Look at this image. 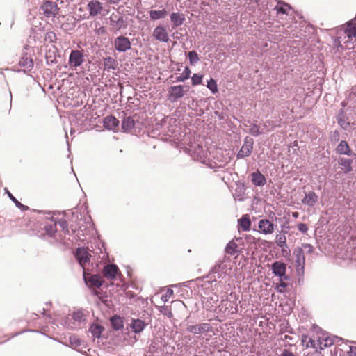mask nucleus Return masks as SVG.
<instances>
[{
	"instance_id": "f257e3e1",
	"label": "nucleus",
	"mask_w": 356,
	"mask_h": 356,
	"mask_svg": "<svg viewBox=\"0 0 356 356\" xmlns=\"http://www.w3.org/2000/svg\"><path fill=\"white\" fill-rule=\"evenodd\" d=\"M353 38H356V24L350 21L338 30L337 42L342 49H350Z\"/></svg>"
},
{
	"instance_id": "f03ea898",
	"label": "nucleus",
	"mask_w": 356,
	"mask_h": 356,
	"mask_svg": "<svg viewBox=\"0 0 356 356\" xmlns=\"http://www.w3.org/2000/svg\"><path fill=\"white\" fill-rule=\"evenodd\" d=\"M40 10L45 17L54 18L58 14L60 9L55 2L46 1L40 6Z\"/></svg>"
},
{
	"instance_id": "7ed1b4c3",
	"label": "nucleus",
	"mask_w": 356,
	"mask_h": 356,
	"mask_svg": "<svg viewBox=\"0 0 356 356\" xmlns=\"http://www.w3.org/2000/svg\"><path fill=\"white\" fill-rule=\"evenodd\" d=\"M184 88L182 85L170 86L168 91V99L171 102H175L182 98L188 91L184 90Z\"/></svg>"
},
{
	"instance_id": "20e7f679",
	"label": "nucleus",
	"mask_w": 356,
	"mask_h": 356,
	"mask_svg": "<svg viewBox=\"0 0 356 356\" xmlns=\"http://www.w3.org/2000/svg\"><path fill=\"white\" fill-rule=\"evenodd\" d=\"M84 62V56L82 51L79 50H72L69 56V65L73 70L81 66Z\"/></svg>"
},
{
	"instance_id": "39448f33",
	"label": "nucleus",
	"mask_w": 356,
	"mask_h": 356,
	"mask_svg": "<svg viewBox=\"0 0 356 356\" xmlns=\"http://www.w3.org/2000/svg\"><path fill=\"white\" fill-rule=\"evenodd\" d=\"M293 255L295 256V263L296 271L298 274L303 273L305 258L303 254L302 248L297 247L293 250Z\"/></svg>"
},
{
	"instance_id": "423d86ee",
	"label": "nucleus",
	"mask_w": 356,
	"mask_h": 356,
	"mask_svg": "<svg viewBox=\"0 0 356 356\" xmlns=\"http://www.w3.org/2000/svg\"><path fill=\"white\" fill-rule=\"evenodd\" d=\"M152 37L159 42H168L170 40L167 29L163 25H159L154 28Z\"/></svg>"
},
{
	"instance_id": "0eeeda50",
	"label": "nucleus",
	"mask_w": 356,
	"mask_h": 356,
	"mask_svg": "<svg viewBox=\"0 0 356 356\" xmlns=\"http://www.w3.org/2000/svg\"><path fill=\"white\" fill-rule=\"evenodd\" d=\"M212 325L208 323H202L200 324L188 325L186 328L190 333L195 334H200L212 331Z\"/></svg>"
},
{
	"instance_id": "6e6552de",
	"label": "nucleus",
	"mask_w": 356,
	"mask_h": 356,
	"mask_svg": "<svg viewBox=\"0 0 356 356\" xmlns=\"http://www.w3.org/2000/svg\"><path fill=\"white\" fill-rule=\"evenodd\" d=\"M131 42L129 39L124 36L117 37L114 40L115 49L120 52H124L131 49Z\"/></svg>"
},
{
	"instance_id": "1a4fd4ad",
	"label": "nucleus",
	"mask_w": 356,
	"mask_h": 356,
	"mask_svg": "<svg viewBox=\"0 0 356 356\" xmlns=\"http://www.w3.org/2000/svg\"><path fill=\"white\" fill-rule=\"evenodd\" d=\"M276 227L268 219H261L258 222L259 232L265 235L272 234Z\"/></svg>"
},
{
	"instance_id": "9d476101",
	"label": "nucleus",
	"mask_w": 356,
	"mask_h": 356,
	"mask_svg": "<svg viewBox=\"0 0 356 356\" xmlns=\"http://www.w3.org/2000/svg\"><path fill=\"white\" fill-rule=\"evenodd\" d=\"M253 149V140L246 138L240 151L236 155L237 159H243L249 156Z\"/></svg>"
},
{
	"instance_id": "9b49d317",
	"label": "nucleus",
	"mask_w": 356,
	"mask_h": 356,
	"mask_svg": "<svg viewBox=\"0 0 356 356\" xmlns=\"http://www.w3.org/2000/svg\"><path fill=\"white\" fill-rule=\"evenodd\" d=\"M75 256L81 267L85 269V266L90 262V254L84 248L76 250Z\"/></svg>"
},
{
	"instance_id": "f8f14e48",
	"label": "nucleus",
	"mask_w": 356,
	"mask_h": 356,
	"mask_svg": "<svg viewBox=\"0 0 356 356\" xmlns=\"http://www.w3.org/2000/svg\"><path fill=\"white\" fill-rule=\"evenodd\" d=\"M103 276L108 280L115 279L120 271L115 264H107L102 270Z\"/></svg>"
},
{
	"instance_id": "ddd939ff",
	"label": "nucleus",
	"mask_w": 356,
	"mask_h": 356,
	"mask_svg": "<svg viewBox=\"0 0 356 356\" xmlns=\"http://www.w3.org/2000/svg\"><path fill=\"white\" fill-rule=\"evenodd\" d=\"M119 120L114 116H106L103 121L104 127L108 130L117 132L119 129Z\"/></svg>"
},
{
	"instance_id": "4468645a",
	"label": "nucleus",
	"mask_w": 356,
	"mask_h": 356,
	"mask_svg": "<svg viewBox=\"0 0 356 356\" xmlns=\"http://www.w3.org/2000/svg\"><path fill=\"white\" fill-rule=\"evenodd\" d=\"M273 273L280 278L284 277L286 279V265L281 261H275L271 266Z\"/></svg>"
},
{
	"instance_id": "2eb2a0df",
	"label": "nucleus",
	"mask_w": 356,
	"mask_h": 356,
	"mask_svg": "<svg viewBox=\"0 0 356 356\" xmlns=\"http://www.w3.org/2000/svg\"><path fill=\"white\" fill-rule=\"evenodd\" d=\"M88 9L90 16H97L101 13L103 9L102 3L97 0H91L88 3Z\"/></svg>"
},
{
	"instance_id": "dca6fc26",
	"label": "nucleus",
	"mask_w": 356,
	"mask_h": 356,
	"mask_svg": "<svg viewBox=\"0 0 356 356\" xmlns=\"http://www.w3.org/2000/svg\"><path fill=\"white\" fill-rule=\"evenodd\" d=\"M302 341V343H306V347L313 348L316 350V352H318L323 349V348L321 346L323 341L319 339L315 340L308 337L307 335H303Z\"/></svg>"
},
{
	"instance_id": "f3484780",
	"label": "nucleus",
	"mask_w": 356,
	"mask_h": 356,
	"mask_svg": "<svg viewBox=\"0 0 356 356\" xmlns=\"http://www.w3.org/2000/svg\"><path fill=\"white\" fill-rule=\"evenodd\" d=\"M148 324H149V322L146 323L145 321H143V320H140L138 318H137V319L133 318L130 323V327L134 332L140 333L145 329V327Z\"/></svg>"
},
{
	"instance_id": "a211bd4d",
	"label": "nucleus",
	"mask_w": 356,
	"mask_h": 356,
	"mask_svg": "<svg viewBox=\"0 0 356 356\" xmlns=\"http://www.w3.org/2000/svg\"><path fill=\"white\" fill-rule=\"evenodd\" d=\"M338 164L339 165L342 172L345 174L353 170V161L351 159L341 157L338 159Z\"/></svg>"
},
{
	"instance_id": "6ab92c4d",
	"label": "nucleus",
	"mask_w": 356,
	"mask_h": 356,
	"mask_svg": "<svg viewBox=\"0 0 356 356\" xmlns=\"http://www.w3.org/2000/svg\"><path fill=\"white\" fill-rule=\"evenodd\" d=\"M318 200V195L314 191H310L305 194V197L302 200L304 204L313 207Z\"/></svg>"
},
{
	"instance_id": "aec40b11",
	"label": "nucleus",
	"mask_w": 356,
	"mask_h": 356,
	"mask_svg": "<svg viewBox=\"0 0 356 356\" xmlns=\"http://www.w3.org/2000/svg\"><path fill=\"white\" fill-rule=\"evenodd\" d=\"M336 152L339 154L350 156L352 154V150L346 140H341L336 147Z\"/></svg>"
},
{
	"instance_id": "412c9836",
	"label": "nucleus",
	"mask_w": 356,
	"mask_h": 356,
	"mask_svg": "<svg viewBox=\"0 0 356 356\" xmlns=\"http://www.w3.org/2000/svg\"><path fill=\"white\" fill-rule=\"evenodd\" d=\"M19 66L30 70L33 67V61L26 53L23 54L19 60Z\"/></svg>"
},
{
	"instance_id": "4be33fe9",
	"label": "nucleus",
	"mask_w": 356,
	"mask_h": 356,
	"mask_svg": "<svg viewBox=\"0 0 356 356\" xmlns=\"http://www.w3.org/2000/svg\"><path fill=\"white\" fill-rule=\"evenodd\" d=\"M239 229L242 231H249L251 228V220L248 215H243L238 220Z\"/></svg>"
},
{
	"instance_id": "5701e85b",
	"label": "nucleus",
	"mask_w": 356,
	"mask_h": 356,
	"mask_svg": "<svg viewBox=\"0 0 356 356\" xmlns=\"http://www.w3.org/2000/svg\"><path fill=\"white\" fill-rule=\"evenodd\" d=\"M252 182L258 186H264L266 184L265 177L259 172L257 171L252 175Z\"/></svg>"
},
{
	"instance_id": "b1692460",
	"label": "nucleus",
	"mask_w": 356,
	"mask_h": 356,
	"mask_svg": "<svg viewBox=\"0 0 356 356\" xmlns=\"http://www.w3.org/2000/svg\"><path fill=\"white\" fill-rule=\"evenodd\" d=\"M170 19L173 23L174 27H177L179 26H181L184 23L185 20V17L181 13H172L170 15Z\"/></svg>"
},
{
	"instance_id": "393cba45",
	"label": "nucleus",
	"mask_w": 356,
	"mask_h": 356,
	"mask_svg": "<svg viewBox=\"0 0 356 356\" xmlns=\"http://www.w3.org/2000/svg\"><path fill=\"white\" fill-rule=\"evenodd\" d=\"M135 126V121L132 117L129 116L124 118L122 122V129L124 131H129Z\"/></svg>"
},
{
	"instance_id": "a878e982",
	"label": "nucleus",
	"mask_w": 356,
	"mask_h": 356,
	"mask_svg": "<svg viewBox=\"0 0 356 356\" xmlns=\"http://www.w3.org/2000/svg\"><path fill=\"white\" fill-rule=\"evenodd\" d=\"M168 15V12L165 10H151L149 11V16L151 19L152 20H157L160 19L165 18Z\"/></svg>"
},
{
	"instance_id": "bb28decb",
	"label": "nucleus",
	"mask_w": 356,
	"mask_h": 356,
	"mask_svg": "<svg viewBox=\"0 0 356 356\" xmlns=\"http://www.w3.org/2000/svg\"><path fill=\"white\" fill-rule=\"evenodd\" d=\"M291 9V8L289 4L282 2H278V3L275 7V10H276L277 14L288 15Z\"/></svg>"
},
{
	"instance_id": "cd10ccee",
	"label": "nucleus",
	"mask_w": 356,
	"mask_h": 356,
	"mask_svg": "<svg viewBox=\"0 0 356 356\" xmlns=\"http://www.w3.org/2000/svg\"><path fill=\"white\" fill-rule=\"evenodd\" d=\"M88 282L91 286L99 288L103 284V280L99 275H92L88 280Z\"/></svg>"
},
{
	"instance_id": "c85d7f7f",
	"label": "nucleus",
	"mask_w": 356,
	"mask_h": 356,
	"mask_svg": "<svg viewBox=\"0 0 356 356\" xmlns=\"http://www.w3.org/2000/svg\"><path fill=\"white\" fill-rule=\"evenodd\" d=\"M110 20L111 25L116 27L118 29H120L122 27V23L124 22L123 19L121 17L114 14L111 16Z\"/></svg>"
},
{
	"instance_id": "c756f323",
	"label": "nucleus",
	"mask_w": 356,
	"mask_h": 356,
	"mask_svg": "<svg viewBox=\"0 0 356 356\" xmlns=\"http://www.w3.org/2000/svg\"><path fill=\"white\" fill-rule=\"evenodd\" d=\"M225 252L231 255H233L238 252V245L234 242V241L232 240L227 243L225 248Z\"/></svg>"
},
{
	"instance_id": "7c9ffc66",
	"label": "nucleus",
	"mask_w": 356,
	"mask_h": 356,
	"mask_svg": "<svg viewBox=\"0 0 356 356\" xmlns=\"http://www.w3.org/2000/svg\"><path fill=\"white\" fill-rule=\"evenodd\" d=\"M104 68L107 70H115L117 67L116 61L112 57H107L104 59Z\"/></svg>"
},
{
	"instance_id": "2f4dec72",
	"label": "nucleus",
	"mask_w": 356,
	"mask_h": 356,
	"mask_svg": "<svg viewBox=\"0 0 356 356\" xmlns=\"http://www.w3.org/2000/svg\"><path fill=\"white\" fill-rule=\"evenodd\" d=\"M191 74V71L188 67H186L182 72V74L176 77V81L178 82H184V81L187 80Z\"/></svg>"
},
{
	"instance_id": "473e14b6",
	"label": "nucleus",
	"mask_w": 356,
	"mask_h": 356,
	"mask_svg": "<svg viewBox=\"0 0 356 356\" xmlns=\"http://www.w3.org/2000/svg\"><path fill=\"white\" fill-rule=\"evenodd\" d=\"M6 193L8 195V197H10V199L15 203V204L16 205L17 207H18L19 209H20L22 211H27L29 209V207L27 206H25L24 204H22L21 202H19L13 195L12 193L8 191H6Z\"/></svg>"
},
{
	"instance_id": "72a5a7b5",
	"label": "nucleus",
	"mask_w": 356,
	"mask_h": 356,
	"mask_svg": "<svg viewBox=\"0 0 356 356\" xmlns=\"http://www.w3.org/2000/svg\"><path fill=\"white\" fill-rule=\"evenodd\" d=\"M57 40L56 34L54 31H48L44 36V41L49 43H54Z\"/></svg>"
},
{
	"instance_id": "f704fd0d",
	"label": "nucleus",
	"mask_w": 356,
	"mask_h": 356,
	"mask_svg": "<svg viewBox=\"0 0 356 356\" xmlns=\"http://www.w3.org/2000/svg\"><path fill=\"white\" fill-rule=\"evenodd\" d=\"M207 87L212 92V93L216 94L218 92V85L216 83V80L213 78H211L210 80L207 82Z\"/></svg>"
},
{
	"instance_id": "c9c22d12",
	"label": "nucleus",
	"mask_w": 356,
	"mask_h": 356,
	"mask_svg": "<svg viewBox=\"0 0 356 356\" xmlns=\"http://www.w3.org/2000/svg\"><path fill=\"white\" fill-rule=\"evenodd\" d=\"M113 327L115 330H119L122 327V321L119 316H113L111 319Z\"/></svg>"
},
{
	"instance_id": "e433bc0d",
	"label": "nucleus",
	"mask_w": 356,
	"mask_h": 356,
	"mask_svg": "<svg viewBox=\"0 0 356 356\" xmlns=\"http://www.w3.org/2000/svg\"><path fill=\"white\" fill-rule=\"evenodd\" d=\"M191 65H195L199 60V56L196 51H191L188 54Z\"/></svg>"
},
{
	"instance_id": "4c0bfd02",
	"label": "nucleus",
	"mask_w": 356,
	"mask_h": 356,
	"mask_svg": "<svg viewBox=\"0 0 356 356\" xmlns=\"http://www.w3.org/2000/svg\"><path fill=\"white\" fill-rule=\"evenodd\" d=\"M203 75L194 74L191 78L192 85L197 86L202 83Z\"/></svg>"
},
{
	"instance_id": "58836bf2",
	"label": "nucleus",
	"mask_w": 356,
	"mask_h": 356,
	"mask_svg": "<svg viewBox=\"0 0 356 356\" xmlns=\"http://www.w3.org/2000/svg\"><path fill=\"white\" fill-rule=\"evenodd\" d=\"M277 245L280 248L286 247V238L284 235H280L277 237L276 240Z\"/></svg>"
},
{
	"instance_id": "ea45409f",
	"label": "nucleus",
	"mask_w": 356,
	"mask_h": 356,
	"mask_svg": "<svg viewBox=\"0 0 356 356\" xmlns=\"http://www.w3.org/2000/svg\"><path fill=\"white\" fill-rule=\"evenodd\" d=\"M91 332L93 335L96 337H99L102 331V328L101 326L97 325H92L90 327Z\"/></svg>"
},
{
	"instance_id": "a19ab883",
	"label": "nucleus",
	"mask_w": 356,
	"mask_h": 356,
	"mask_svg": "<svg viewBox=\"0 0 356 356\" xmlns=\"http://www.w3.org/2000/svg\"><path fill=\"white\" fill-rule=\"evenodd\" d=\"M287 286V284L282 281V277L280 278V282L276 284L275 289L279 293H284Z\"/></svg>"
},
{
	"instance_id": "79ce46f5",
	"label": "nucleus",
	"mask_w": 356,
	"mask_h": 356,
	"mask_svg": "<svg viewBox=\"0 0 356 356\" xmlns=\"http://www.w3.org/2000/svg\"><path fill=\"white\" fill-rule=\"evenodd\" d=\"M244 238L245 242L249 244H256L257 241L259 240L251 234L245 235Z\"/></svg>"
},
{
	"instance_id": "37998d69",
	"label": "nucleus",
	"mask_w": 356,
	"mask_h": 356,
	"mask_svg": "<svg viewBox=\"0 0 356 356\" xmlns=\"http://www.w3.org/2000/svg\"><path fill=\"white\" fill-rule=\"evenodd\" d=\"M250 133L253 136H259L261 134L259 131V127L257 125L254 124L250 129Z\"/></svg>"
},
{
	"instance_id": "c03bdc74",
	"label": "nucleus",
	"mask_w": 356,
	"mask_h": 356,
	"mask_svg": "<svg viewBox=\"0 0 356 356\" xmlns=\"http://www.w3.org/2000/svg\"><path fill=\"white\" fill-rule=\"evenodd\" d=\"M45 229L48 234L51 235L56 231V225L52 224V225H47L45 227Z\"/></svg>"
},
{
	"instance_id": "a18cd8bd",
	"label": "nucleus",
	"mask_w": 356,
	"mask_h": 356,
	"mask_svg": "<svg viewBox=\"0 0 356 356\" xmlns=\"http://www.w3.org/2000/svg\"><path fill=\"white\" fill-rule=\"evenodd\" d=\"M298 229L302 233H306L308 231V227L305 223H300L298 225Z\"/></svg>"
},
{
	"instance_id": "49530a36",
	"label": "nucleus",
	"mask_w": 356,
	"mask_h": 356,
	"mask_svg": "<svg viewBox=\"0 0 356 356\" xmlns=\"http://www.w3.org/2000/svg\"><path fill=\"white\" fill-rule=\"evenodd\" d=\"M302 248H304L308 253H312L314 251V247L311 244L303 243Z\"/></svg>"
},
{
	"instance_id": "de8ad7c7",
	"label": "nucleus",
	"mask_w": 356,
	"mask_h": 356,
	"mask_svg": "<svg viewBox=\"0 0 356 356\" xmlns=\"http://www.w3.org/2000/svg\"><path fill=\"white\" fill-rule=\"evenodd\" d=\"M280 356H295V355L287 349H284Z\"/></svg>"
},
{
	"instance_id": "09e8293b",
	"label": "nucleus",
	"mask_w": 356,
	"mask_h": 356,
	"mask_svg": "<svg viewBox=\"0 0 356 356\" xmlns=\"http://www.w3.org/2000/svg\"><path fill=\"white\" fill-rule=\"evenodd\" d=\"M348 354L349 356H356V346H350Z\"/></svg>"
},
{
	"instance_id": "8fccbe9b",
	"label": "nucleus",
	"mask_w": 356,
	"mask_h": 356,
	"mask_svg": "<svg viewBox=\"0 0 356 356\" xmlns=\"http://www.w3.org/2000/svg\"><path fill=\"white\" fill-rule=\"evenodd\" d=\"M328 340L325 339L323 341V343L321 344V346L323 348V347H325L327 346H328V343H327ZM332 344V342H330L329 343V345H331Z\"/></svg>"
},
{
	"instance_id": "3c124183",
	"label": "nucleus",
	"mask_w": 356,
	"mask_h": 356,
	"mask_svg": "<svg viewBox=\"0 0 356 356\" xmlns=\"http://www.w3.org/2000/svg\"><path fill=\"white\" fill-rule=\"evenodd\" d=\"M292 216L295 218H297L299 216V213L296 211L292 213Z\"/></svg>"
},
{
	"instance_id": "603ef678",
	"label": "nucleus",
	"mask_w": 356,
	"mask_h": 356,
	"mask_svg": "<svg viewBox=\"0 0 356 356\" xmlns=\"http://www.w3.org/2000/svg\"><path fill=\"white\" fill-rule=\"evenodd\" d=\"M173 293V291L172 289H170L168 291L167 294H169L170 296H172Z\"/></svg>"
},
{
	"instance_id": "864d4df0",
	"label": "nucleus",
	"mask_w": 356,
	"mask_h": 356,
	"mask_svg": "<svg viewBox=\"0 0 356 356\" xmlns=\"http://www.w3.org/2000/svg\"><path fill=\"white\" fill-rule=\"evenodd\" d=\"M168 317L172 318V313L171 312H169L168 314Z\"/></svg>"
},
{
	"instance_id": "5fc2aeb1",
	"label": "nucleus",
	"mask_w": 356,
	"mask_h": 356,
	"mask_svg": "<svg viewBox=\"0 0 356 356\" xmlns=\"http://www.w3.org/2000/svg\"><path fill=\"white\" fill-rule=\"evenodd\" d=\"M47 316L51 320L52 318L50 314H47Z\"/></svg>"
},
{
	"instance_id": "6e6d98bb",
	"label": "nucleus",
	"mask_w": 356,
	"mask_h": 356,
	"mask_svg": "<svg viewBox=\"0 0 356 356\" xmlns=\"http://www.w3.org/2000/svg\"><path fill=\"white\" fill-rule=\"evenodd\" d=\"M251 1H254V2H255V3H257V2H259V0H251Z\"/></svg>"
},
{
	"instance_id": "4d7b16f0",
	"label": "nucleus",
	"mask_w": 356,
	"mask_h": 356,
	"mask_svg": "<svg viewBox=\"0 0 356 356\" xmlns=\"http://www.w3.org/2000/svg\"><path fill=\"white\" fill-rule=\"evenodd\" d=\"M84 277H85V279H86V275L85 272H84Z\"/></svg>"
},
{
	"instance_id": "13d9d810",
	"label": "nucleus",
	"mask_w": 356,
	"mask_h": 356,
	"mask_svg": "<svg viewBox=\"0 0 356 356\" xmlns=\"http://www.w3.org/2000/svg\"><path fill=\"white\" fill-rule=\"evenodd\" d=\"M353 154H354V156H356V154H355V153H354Z\"/></svg>"
}]
</instances>
